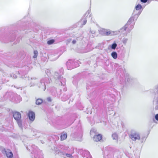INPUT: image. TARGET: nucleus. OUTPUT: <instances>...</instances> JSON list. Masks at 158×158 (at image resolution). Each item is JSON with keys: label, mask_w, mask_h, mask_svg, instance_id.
Instances as JSON below:
<instances>
[{"label": "nucleus", "mask_w": 158, "mask_h": 158, "mask_svg": "<svg viewBox=\"0 0 158 158\" xmlns=\"http://www.w3.org/2000/svg\"><path fill=\"white\" fill-rule=\"evenodd\" d=\"M155 95L153 101V105L155 106L156 110H158V85H157L155 89Z\"/></svg>", "instance_id": "obj_3"}, {"label": "nucleus", "mask_w": 158, "mask_h": 158, "mask_svg": "<svg viewBox=\"0 0 158 158\" xmlns=\"http://www.w3.org/2000/svg\"><path fill=\"white\" fill-rule=\"evenodd\" d=\"M135 9L136 10H139L142 8V6L139 4H138L135 7Z\"/></svg>", "instance_id": "obj_18"}, {"label": "nucleus", "mask_w": 158, "mask_h": 158, "mask_svg": "<svg viewBox=\"0 0 158 158\" xmlns=\"http://www.w3.org/2000/svg\"><path fill=\"white\" fill-rule=\"evenodd\" d=\"M62 155L65 158L66 157H68L69 158H72L73 156L71 154H68V153H63Z\"/></svg>", "instance_id": "obj_12"}, {"label": "nucleus", "mask_w": 158, "mask_h": 158, "mask_svg": "<svg viewBox=\"0 0 158 158\" xmlns=\"http://www.w3.org/2000/svg\"><path fill=\"white\" fill-rule=\"evenodd\" d=\"M67 134L66 133H62L60 136L61 140H65L67 137Z\"/></svg>", "instance_id": "obj_11"}, {"label": "nucleus", "mask_w": 158, "mask_h": 158, "mask_svg": "<svg viewBox=\"0 0 158 158\" xmlns=\"http://www.w3.org/2000/svg\"><path fill=\"white\" fill-rule=\"evenodd\" d=\"M92 132H94V131H93L92 129L90 131V134H91Z\"/></svg>", "instance_id": "obj_30"}, {"label": "nucleus", "mask_w": 158, "mask_h": 158, "mask_svg": "<svg viewBox=\"0 0 158 158\" xmlns=\"http://www.w3.org/2000/svg\"><path fill=\"white\" fill-rule=\"evenodd\" d=\"M31 79L32 80V81H31V83H33L34 82H35V81H34V80H36V79L35 78H31Z\"/></svg>", "instance_id": "obj_25"}, {"label": "nucleus", "mask_w": 158, "mask_h": 158, "mask_svg": "<svg viewBox=\"0 0 158 158\" xmlns=\"http://www.w3.org/2000/svg\"><path fill=\"white\" fill-rule=\"evenodd\" d=\"M34 85H35V84H33L32 85H31V86H34Z\"/></svg>", "instance_id": "obj_31"}, {"label": "nucleus", "mask_w": 158, "mask_h": 158, "mask_svg": "<svg viewBox=\"0 0 158 158\" xmlns=\"http://www.w3.org/2000/svg\"><path fill=\"white\" fill-rule=\"evenodd\" d=\"M116 46L117 44L116 43H114L112 45L111 48L112 49H114L116 48Z\"/></svg>", "instance_id": "obj_20"}, {"label": "nucleus", "mask_w": 158, "mask_h": 158, "mask_svg": "<svg viewBox=\"0 0 158 158\" xmlns=\"http://www.w3.org/2000/svg\"><path fill=\"white\" fill-rule=\"evenodd\" d=\"M111 55L112 57L114 59H116L117 57V53L116 52H112Z\"/></svg>", "instance_id": "obj_13"}, {"label": "nucleus", "mask_w": 158, "mask_h": 158, "mask_svg": "<svg viewBox=\"0 0 158 158\" xmlns=\"http://www.w3.org/2000/svg\"><path fill=\"white\" fill-rule=\"evenodd\" d=\"M2 153L6 154L8 158H12L13 157V153L12 152L10 151L8 149H4L2 151Z\"/></svg>", "instance_id": "obj_7"}, {"label": "nucleus", "mask_w": 158, "mask_h": 158, "mask_svg": "<svg viewBox=\"0 0 158 158\" xmlns=\"http://www.w3.org/2000/svg\"><path fill=\"white\" fill-rule=\"evenodd\" d=\"M113 139L114 140H117L118 139V135L116 133H114L112 135Z\"/></svg>", "instance_id": "obj_15"}, {"label": "nucleus", "mask_w": 158, "mask_h": 158, "mask_svg": "<svg viewBox=\"0 0 158 158\" xmlns=\"http://www.w3.org/2000/svg\"><path fill=\"white\" fill-rule=\"evenodd\" d=\"M45 73L48 75V76H49L50 74V71L49 70H47L45 71Z\"/></svg>", "instance_id": "obj_21"}, {"label": "nucleus", "mask_w": 158, "mask_h": 158, "mask_svg": "<svg viewBox=\"0 0 158 158\" xmlns=\"http://www.w3.org/2000/svg\"><path fill=\"white\" fill-rule=\"evenodd\" d=\"M28 116L30 120L32 121L34 120L35 118V114L33 112L31 111H29L28 114Z\"/></svg>", "instance_id": "obj_8"}, {"label": "nucleus", "mask_w": 158, "mask_h": 158, "mask_svg": "<svg viewBox=\"0 0 158 158\" xmlns=\"http://www.w3.org/2000/svg\"><path fill=\"white\" fill-rule=\"evenodd\" d=\"M43 102V100L41 99H37L35 102V103L36 105H39L41 104Z\"/></svg>", "instance_id": "obj_14"}, {"label": "nucleus", "mask_w": 158, "mask_h": 158, "mask_svg": "<svg viewBox=\"0 0 158 158\" xmlns=\"http://www.w3.org/2000/svg\"><path fill=\"white\" fill-rule=\"evenodd\" d=\"M44 80L42 79L40 81V83L42 84V85L44 86H45V83L44 82Z\"/></svg>", "instance_id": "obj_22"}, {"label": "nucleus", "mask_w": 158, "mask_h": 158, "mask_svg": "<svg viewBox=\"0 0 158 158\" xmlns=\"http://www.w3.org/2000/svg\"><path fill=\"white\" fill-rule=\"evenodd\" d=\"M130 137L131 139L134 141L136 140H139L140 137L139 133L135 131H132L130 135Z\"/></svg>", "instance_id": "obj_5"}, {"label": "nucleus", "mask_w": 158, "mask_h": 158, "mask_svg": "<svg viewBox=\"0 0 158 158\" xmlns=\"http://www.w3.org/2000/svg\"><path fill=\"white\" fill-rule=\"evenodd\" d=\"M54 53L55 54H51L49 57L51 61L56 60L62 54L60 50H56Z\"/></svg>", "instance_id": "obj_4"}, {"label": "nucleus", "mask_w": 158, "mask_h": 158, "mask_svg": "<svg viewBox=\"0 0 158 158\" xmlns=\"http://www.w3.org/2000/svg\"><path fill=\"white\" fill-rule=\"evenodd\" d=\"M55 40H51L47 41V44L49 45H51L53 44Z\"/></svg>", "instance_id": "obj_19"}, {"label": "nucleus", "mask_w": 158, "mask_h": 158, "mask_svg": "<svg viewBox=\"0 0 158 158\" xmlns=\"http://www.w3.org/2000/svg\"><path fill=\"white\" fill-rule=\"evenodd\" d=\"M141 2L143 3H145L147 2L148 0H140Z\"/></svg>", "instance_id": "obj_27"}, {"label": "nucleus", "mask_w": 158, "mask_h": 158, "mask_svg": "<svg viewBox=\"0 0 158 158\" xmlns=\"http://www.w3.org/2000/svg\"><path fill=\"white\" fill-rule=\"evenodd\" d=\"M102 138V135H96L94 136L93 139L94 141H98L100 140Z\"/></svg>", "instance_id": "obj_9"}, {"label": "nucleus", "mask_w": 158, "mask_h": 158, "mask_svg": "<svg viewBox=\"0 0 158 158\" xmlns=\"http://www.w3.org/2000/svg\"><path fill=\"white\" fill-rule=\"evenodd\" d=\"M112 31L109 30H105L104 32L103 33V35H104L108 36L112 35Z\"/></svg>", "instance_id": "obj_10"}, {"label": "nucleus", "mask_w": 158, "mask_h": 158, "mask_svg": "<svg viewBox=\"0 0 158 158\" xmlns=\"http://www.w3.org/2000/svg\"><path fill=\"white\" fill-rule=\"evenodd\" d=\"M76 41L75 40H73L72 43L73 44H75L76 43Z\"/></svg>", "instance_id": "obj_28"}, {"label": "nucleus", "mask_w": 158, "mask_h": 158, "mask_svg": "<svg viewBox=\"0 0 158 158\" xmlns=\"http://www.w3.org/2000/svg\"><path fill=\"white\" fill-rule=\"evenodd\" d=\"M45 88H44V90H45Z\"/></svg>", "instance_id": "obj_32"}, {"label": "nucleus", "mask_w": 158, "mask_h": 158, "mask_svg": "<svg viewBox=\"0 0 158 158\" xmlns=\"http://www.w3.org/2000/svg\"><path fill=\"white\" fill-rule=\"evenodd\" d=\"M13 115L14 118L16 121L19 127L22 128V124L21 120V114L18 112H13Z\"/></svg>", "instance_id": "obj_2"}, {"label": "nucleus", "mask_w": 158, "mask_h": 158, "mask_svg": "<svg viewBox=\"0 0 158 158\" xmlns=\"http://www.w3.org/2000/svg\"><path fill=\"white\" fill-rule=\"evenodd\" d=\"M34 55L33 57V58H36L37 56H38V52L36 50L34 51Z\"/></svg>", "instance_id": "obj_17"}, {"label": "nucleus", "mask_w": 158, "mask_h": 158, "mask_svg": "<svg viewBox=\"0 0 158 158\" xmlns=\"http://www.w3.org/2000/svg\"><path fill=\"white\" fill-rule=\"evenodd\" d=\"M155 118L156 120L158 121V114L155 115Z\"/></svg>", "instance_id": "obj_26"}, {"label": "nucleus", "mask_w": 158, "mask_h": 158, "mask_svg": "<svg viewBox=\"0 0 158 158\" xmlns=\"http://www.w3.org/2000/svg\"><path fill=\"white\" fill-rule=\"evenodd\" d=\"M78 60H69L66 63L68 69H70L79 66Z\"/></svg>", "instance_id": "obj_1"}, {"label": "nucleus", "mask_w": 158, "mask_h": 158, "mask_svg": "<svg viewBox=\"0 0 158 158\" xmlns=\"http://www.w3.org/2000/svg\"><path fill=\"white\" fill-rule=\"evenodd\" d=\"M55 78L56 79L60 80V82L61 83V85L64 86L65 84V79L64 78L61 76L58 75V73H56L54 76Z\"/></svg>", "instance_id": "obj_6"}, {"label": "nucleus", "mask_w": 158, "mask_h": 158, "mask_svg": "<svg viewBox=\"0 0 158 158\" xmlns=\"http://www.w3.org/2000/svg\"><path fill=\"white\" fill-rule=\"evenodd\" d=\"M11 77H12V75H11ZM13 78L15 79V78H16L17 77V76L16 74H13Z\"/></svg>", "instance_id": "obj_23"}, {"label": "nucleus", "mask_w": 158, "mask_h": 158, "mask_svg": "<svg viewBox=\"0 0 158 158\" xmlns=\"http://www.w3.org/2000/svg\"><path fill=\"white\" fill-rule=\"evenodd\" d=\"M47 100L49 102H51L52 101V99L50 97H49L47 98Z\"/></svg>", "instance_id": "obj_24"}, {"label": "nucleus", "mask_w": 158, "mask_h": 158, "mask_svg": "<svg viewBox=\"0 0 158 158\" xmlns=\"http://www.w3.org/2000/svg\"><path fill=\"white\" fill-rule=\"evenodd\" d=\"M86 22H87V20H85L84 21L83 25H85L86 23Z\"/></svg>", "instance_id": "obj_29"}, {"label": "nucleus", "mask_w": 158, "mask_h": 158, "mask_svg": "<svg viewBox=\"0 0 158 158\" xmlns=\"http://www.w3.org/2000/svg\"><path fill=\"white\" fill-rule=\"evenodd\" d=\"M84 153L86 155V156H85L84 157H86V158H91V156H90L89 153L88 151L85 152Z\"/></svg>", "instance_id": "obj_16"}]
</instances>
